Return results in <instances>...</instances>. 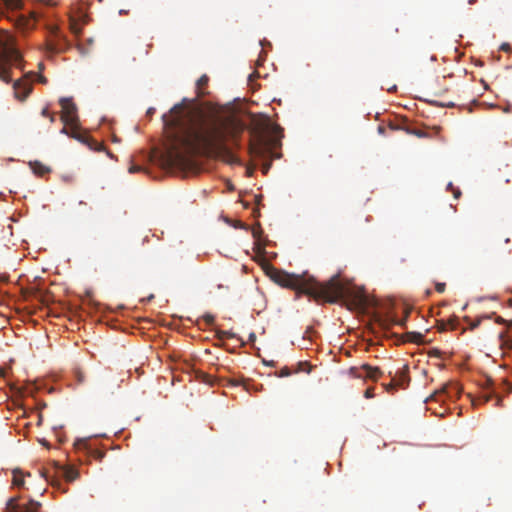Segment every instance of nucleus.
Wrapping results in <instances>:
<instances>
[{
	"instance_id": "9d476101",
	"label": "nucleus",
	"mask_w": 512,
	"mask_h": 512,
	"mask_svg": "<svg viewBox=\"0 0 512 512\" xmlns=\"http://www.w3.org/2000/svg\"><path fill=\"white\" fill-rule=\"evenodd\" d=\"M458 393H459V389H458L457 385L449 384V385L444 386L441 390L434 392L426 400V402H428L429 400L443 401L444 396H446L448 398H452V397L456 396Z\"/></svg>"
},
{
	"instance_id": "4c0bfd02",
	"label": "nucleus",
	"mask_w": 512,
	"mask_h": 512,
	"mask_svg": "<svg viewBox=\"0 0 512 512\" xmlns=\"http://www.w3.org/2000/svg\"><path fill=\"white\" fill-rule=\"evenodd\" d=\"M269 169H270V163L264 165L263 166V173H267Z\"/></svg>"
},
{
	"instance_id": "4be33fe9",
	"label": "nucleus",
	"mask_w": 512,
	"mask_h": 512,
	"mask_svg": "<svg viewBox=\"0 0 512 512\" xmlns=\"http://www.w3.org/2000/svg\"><path fill=\"white\" fill-rule=\"evenodd\" d=\"M209 78L207 75H202L197 81V88L201 89L208 84Z\"/></svg>"
},
{
	"instance_id": "f03ea898",
	"label": "nucleus",
	"mask_w": 512,
	"mask_h": 512,
	"mask_svg": "<svg viewBox=\"0 0 512 512\" xmlns=\"http://www.w3.org/2000/svg\"><path fill=\"white\" fill-rule=\"evenodd\" d=\"M271 279L278 285L312 296L316 300L329 303L343 301L350 309H365L369 303L364 290L344 282L340 276L334 275L326 282H319L314 277L296 275L274 269Z\"/></svg>"
},
{
	"instance_id": "bb28decb",
	"label": "nucleus",
	"mask_w": 512,
	"mask_h": 512,
	"mask_svg": "<svg viewBox=\"0 0 512 512\" xmlns=\"http://www.w3.org/2000/svg\"><path fill=\"white\" fill-rule=\"evenodd\" d=\"M86 444V440H77L74 446L76 447V449H84L86 448Z\"/></svg>"
},
{
	"instance_id": "37998d69",
	"label": "nucleus",
	"mask_w": 512,
	"mask_h": 512,
	"mask_svg": "<svg viewBox=\"0 0 512 512\" xmlns=\"http://www.w3.org/2000/svg\"><path fill=\"white\" fill-rule=\"evenodd\" d=\"M79 204H80V205H86V202H84V201H80V202H79Z\"/></svg>"
},
{
	"instance_id": "4468645a",
	"label": "nucleus",
	"mask_w": 512,
	"mask_h": 512,
	"mask_svg": "<svg viewBox=\"0 0 512 512\" xmlns=\"http://www.w3.org/2000/svg\"><path fill=\"white\" fill-rule=\"evenodd\" d=\"M30 167L33 170V172L38 176H44L45 174L50 172V168L39 161L31 162Z\"/></svg>"
},
{
	"instance_id": "dca6fc26",
	"label": "nucleus",
	"mask_w": 512,
	"mask_h": 512,
	"mask_svg": "<svg viewBox=\"0 0 512 512\" xmlns=\"http://www.w3.org/2000/svg\"><path fill=\"white\" fill-rule=\"evenodd\" d=\"M458 327V320L457 318H451L448 320V322H442L440 326V330L444 331L447 329L456 330Z\"/></svg>"
},
{
	"instance_id": "412c9836",
	"label": "nucleus",
	"mask_w": 512,
	"mask_h": 512,
	"mask_svg": "<svg viewBox=\"0 0 512 512\" xmlns=\"http://www.w3.org/2000/svg\"><path fill=\"white\" fill-rule=\"evenodd\" d=\"M360 370H362L361 367L360 368H358V367H351L349 369L348 373H349L350 376H352L354 378H362L363 376L360 373Z\"/></svg>"
},
{
	"instance_id": "79ce46f5",
	"label": "nucleus",
	"mask_w": 512,
	"mask_h": 512,
	"mask_svg": "<svg viewBox=\"0 0 512 512\" xmlns=\"http://www.w3.org/2000/svg\"><path fill=\"white\" fill-rule=\"evenodd\" d=\"M78 381L83 382V376L81 374L78 375Z\"/></svg>"
},
{
	"instance_id": "2eb2a0df",
	"label": "nucleus",
	"mask_w": 512,
	"mask_h": 512,
	"mask_svg": "<svg viewBox=\"0 0 512 512\" xmlns=\"http://www.w3.org/2000/svg\"><path fill=\"white\" fill-rule=\"evenodd\" d=\"M0 4L4 5L10 11H16L22 8V0H0Z\"/></svg>"
},
{
	"instance_id": "6ab92c4d",
	"label": "nucleus",
	"mask_w": 512,
	"mask_h": 512,
	"mask_svg": "<svg viewBox=\"0 0 512 512\" xmlns=\"http://www.w3.org/2000/svg\"><path fill=\"white\" fill-rule=\"evenodd\" d=\"M78 476V473L76 470L74 469H71V468H68L66 471H65V477L68 481H73L77 478Z\"/></svg>"
},
{
	"instance_id": "e433bc0d",
	"label": "nucleus",
	"mask_w": 512,
	"mask_h": 512,
	"mask_svg": "<svg viewBox=\"0 0 512 512\" xmlns=\"http://www.w3.org/2000/svg\"><path fill=\"white\" fill-rule=\"evenodd\" d=\"M38 80H39V82H41V83H43V84L47 83V79H46L44 76H41V75H40V76L38 77Z\"/></svg>"
},
{
	"instance_id": "c756f323",
	"label": "nucleus",
	"mask_w": 512,
	"mask_h": 512,
	"mask_svg": "<svg viewBox=\"0 0 512 512\" xmlns=\"http://www.w3.org/2000/svg\"><path fill=\"white\" fill-rule=\"evenodd\" d=\"M481 323V319H476L475 321L471 322L470 323V329L473 330L475 328H477Z\"/></svg>"
},
{
	"instance_id": "20e7f679",
	"label": "nucleus",
	"mask_w": 512,
	"mask_h": 512,
	"mask_svg": "<svg viewBox=\"0 0 512 512\" xmlns=\"http://www.w3.org/2000/svg\"><path fill=\"white\" fill-rule=\"evenodd\" d=\"M20 60L19 51L14 46L13 37L4 31L0 32V79L4 83L12 80L10 67Z\"/></svg>"
},
{
	"instance_id": "72a5a7b5",
	"label": "nucleus",
	"mask_w": 512,
	"mask_h": 512,
	"mask_svg": "<svg viewBox=\"0 0 512 512\" xmlns=\"http://www.w3.org/2000/svg\"><path fill=\"white\" fill-rule=\"evenodd\" d=\"M140 170V167L139 166H136V165H132L130 168H129V172L130 173H134V172H137Z\"/></svg>"
},
{
	"instance_id": "f3484780",
	"label": "nucleus",
	"mask_w": 512,
	"mask_h": 512,
	"mask_svg": "<svg viewBox=\"0 0 512 512\" xmlns=\"http://www.w3.org/2000/svg\"><path fill=\"white\" fill-rule=\"evenodd\" d=\"M382 387L387 393L390 394H394L395 391L399 388L394 379H391L389 383H382Z\"/></svg>"
},
{
	"instance_id": "9b49d317",
	"label": "nucleus",
	"mask_w": 512,
	"mask_h": 512,
	"mask_svg": "<svg viewBox=\"0 0 512 512\" xmlns=\"http://www.w3.org/2000/svg\"><path fill=\"white\" fill-rule=\"evenodd\" d=\"M408 373L409 367L408 365H404L402 369L398 370L395 375L392 376V379H394L400 389H406L408 387L410 382Z\"/></svg>"
},
{
	"instance_id": "a19ab883",
	"label": "nucleus",
	"mask_w": 512,
	"mask_h": 512,
	"mask_svg": "<svg viewBox=\"0 0 512 512\" xmlns=\"http://www.w3.org/2000/svg\"><path fill=\"white\" fill-rule=\"evenodd\" d=\"M454 188H455V187L453 186V184H452V183H449V184L447 185V189H449V190H451V191H452Z\"/></svg>"
},
{
	"instance_id": "5701e85b",
	"label": "nucleus",
	"mask_w": 512,
	"mask_h": 512,
	"mask_svg": "<svg viewBox=\"0 0 512 512\" xmlns=\"http://www.w3.org/2000/svg\"><path fill=\"white\" fill-rule=\"evenodd\" d=\"M13 484L17 487L23 486L24 484L23 477L19 476L16 471H14Z\"/></svg>"
},
{
	"instance_id": "a878e982",
	"label": "nucleus",
	"mask_w": 512,
	"mask_h": 512,
	"mask_svg": "<svg viewBox=\"0 0 512 512\" xmlns=\"http://www.w3.org/2000/svg\"><path fill=\"white\" fill-rule=\"evenodd\" d=\"M412 134L416 135L419 138L427 137V133L423 130L414 129L411 131Z\"/></svg>"
},
{
	"instance_id": "7ed1b4c3",
	"label": "nucleus",
	"mask_w": 512,
	"mask_h": 512,
	"mask_svg": "<svg viewBox=\"0 0 512 512\" xmlns=\"http://www.w3.org/2000/svg\"><path fill=\"white\" fill-rule=\"evenodd\" d=\"M59 104L61 106V121L65 125H70L71 129L68 131L66 127H63L61 133L67 134L72 138L77 139L81 143L88 146V148L95 152L104 151L105 147L102 143L96 141L92 137H90L86 133L80 132L76 127H74L77 123V107L71 98H61L59 100Z\"/></svg>"
},
{
	"instance_id": "aec40b11",
	"label": "nucleus",
	"mask_w": 512,
	"mask_h": 512,
	"mask_svg": "<svg viewBox=\"0 0 512 512\" xmlns=\"http://www.w3.org/2000/svg\"><path fill=\"white\" fill-rule=\"evenodd\" d=\"M407 337H408V340L409 341H412V342H420L422 340V334L420 333H414V332H411V333H408L407 334Z\"/></svg>"
},
{
	"instance_id": "58836bf2",
	"label": "nucleus",
	"mask_w": 512,
	"mask_h": 512,
	"mask_svg": "<svg viewBox=\"0 0 512 512\" xmlns=\"http://www.w3.org/2000/svg\"><path fill=\"white\" fill-rule=\"evenodd\" d=\"M49 120L51 123H53L55 121V114L54 113H51L49 116H48Z\"/></svg>"
},
{
	"instance_id": "39448f33",
	"label": "nucleus",
	"mask_w": 512,
	"mask_h": 512,
	"mask_svg": "<svg viewBox=\"0 0 512 512\" xmlns=\"http://www.w3.org/2000/svg\"><path fill=\"white\" fill-rule=\"evenodd\" d=\"M275 140L267 136L263 131H255L249 144V152L252 157L266 158L272 155Z\"/></svg>"
},
{
	"instance_id": "2f4dec72",
	"label": "nucleus",
	"mask_w": 512,
	"mask_h": 512,
	"mask_svg": "<svg viewBox=\"0 0 512 512\" xmlns=\"http://www.w3.org/2000/svg\"><path fill=\"white\" fill-rule=\"evenodd\" d=\"M50 114H51V113L49 112L48 107L43 108V109H42V111H41V115H42L43 117H48Z\"/></svg>"
},
{
	"instance_id": "6e6552de",
	"label": "nucleus",
	"mask_w": 512,
	"mask_h": 512,
	"mask_svg": "<svg viewBox=\"0 0 512 512\" xmlns=\"http://www.w3.org/2000/svg\"><path fill=\"white\" fill-rule=\"evenodd\" d=\"M13 90L16 99L20 101H25L32 92V83L29 79V75H26L23 78L16 80L13 83Z\"/></svg>"
},
{
	"instance_id": "f8f14e48",
	"label": "nucleus",
	"mask_w": 512,
	"mask_h": 512,
	"mask_svg": "<svg viewBox=\"0 0 512 512\" xmlns=\"http://www.w3.org/2000/svg\"><path fill=\"white\" fill-rule=\"evenodd\" d=\"M407 319V315L404 319H397L394 316H386V317H380L378 319V322L380 326L384 329H389L392 325H399V326H405Z\"/></svg>"
},
{
	"instance_id": "cd10ccee",
	"label": "nucleus",
	"mask_w": 512,
	"mask_h": 512,
	"mask_svg": "<svg viewBox=\"0 0 512 512\" xmlns=\"http://www.w3.org/2000/svg\"><path fill=\"white\" fill-rule=\"evenodd\" d=\"M290 374H291V371H290V369H289L288 367H284V368H282V369L280 370V372H279V376H280V377H287V376H289Z\"/></svg>"
},
{
	"instance_id": "7c9ffc66",
	"label": "nucleus",
	"mask_w": 512,
	"mask_h": 512,
	"mask_svg": "<svg viewBox=\"0 0 512 512\" xmlns=\"http://www.w3.org/2000/svg\"><path fill=\"white\" fill-rule=\"evenodd\" d=\"M452 193H453L455 199H458L461 196V191L459 188H454L452 190Z\"/></svg>"
},
{
	"instance_id": "c85d7f7f",
	"label": "nucleus",
	"mask_w": 512,
	"mask_h": 512,
	"mask_svg": "<svg viewBox=\"0 0 512 512\" xmlns=\"http://www.w3.org/2000/svg\"><path fill=\"white\" fill-rule=\"evenodd\" d=\"M445 288H446V285L445 283H437L435 285V290L438 292V293H443L445 291Z\"/></svg>"
},
{
	"instance_id": "1a4fd4ad",
	"label": "nucleus",
	"mask_w": 512,
	"mask_h": 512,
	"mask_svg": "<svg viewBox=\"0 0 512 512\" xmlns=\"http://www.w3.org/2000/svg\"><path fill=\"white\" fill-rule=\"evenodd\" d=\"M42 15L36 11H31L29 15L21 14L17 17L16 23L23 30L34 28L36 22Z\"/></svg>"
},
{
	"instance_id": "b1692460",
	"label": "nucleus",
	"mask_w": 512,
	"mask_h": 512,
	"mask_svg": "<svg viewBox=\"0 0 512 512\" xmlns=\"http://www.w3.org/2000/svg\"><path fill=\"white\" fill-rule=\"evenodd\" d=\"M203 320L207 325H212L215 321V317L212 314H205L203 315Z\"/></svg>"
},
{
	"instance_id": "f704fd0d",
	"label": "nucleus",
	"mask_w": 512,
	"mask_h": 512,
	"mask_svg": "<svg viewBox=\"0 0 512 512\" xmlns=\"http://www.w3.org/2000/svg\"><path fill=\"white\" fill-rule=\"evenodd\" d=\"M439 106H442V107H453L454 106V103L453 102H448V103H437Z\"/></svg>"
},
{
	"instance_id": "a211bd4d",
	"label": "nucleus",
	"mask_w": 512,
	"mask_h": 512,
	"mask_svg": "<svg viewBox=\"0 0 512 512\" xmlns=\"http://www.w3.org/2000/svg\"><path fill=\"white\" fill-rule=\"evenodd\" d=\"M216 336H217L218 339L223 340V339H226V338H233V337H235V334L233 332H230V331L219 330V331L216 332Z\"/></svg>"
},
{
	"instance_id": "393cba45",
	"label": "nucleus",
	"mask_w": 512,
	"mask_h": 512,
	"mask_svg": "<svg viewBox=\"0 0 512 512\" xmlns=\"http://www.w3.org/2000/svg\"><path fill=\"white\" fill-rule=\"evenodd\" d=\"M375 396L374 394V387H369L364 392V397L367 399H371Z\"/></svg>"
},
{
	"instance_id": "f257e3e1",
	"label": "nucleus",
	"mask_w": 512,
	"mask_h": 512,
	"mask_svg": "<svg viewBox=\"0 0 512 512\" xmlns=\"http://www.w3.org/2000/svg\"><path fill=\"white\" fill-rule=\"evenodd\" d=\"M162 119L165 158L172 166H185L199 154H229L244 130L236 118L208 113L188 98L175 104Z\"/></svg>"
},
{
	"instance_id": "ea45409f",
	"label": "nucleus",
	"mask_w": 512,
	"mask_h": 512,
	"mask_svg": "<svg viewBox=\"0 0 512 512\" xmlns=\"http://www.w3.org/2000/svg\"><path fill=\"white\" fill-rule=\"evenodd\" d=\"M255 339H256V335H255L254 333H251V334L249 335V340H250L251 342H253V341H255Z\"/></svg>"
},
{
	"instance_id": "0eeeda50",
	"label": "nucleus",
	"mask_w": 512,
	"mask_h": 512,
	"mask_svg": "<svg viewBox=\"0 0 512 512\" xmlns=\"http://www.w3.org/2000/svg\"><path fill=\"white\" fill-rule=\"evenodd\" d=\"M18 497H12L7 501L6 509L8 512H39L41 504L37 501L30 499L25 504L18 502Z\"/></svg>"
},
{
	"instance_id": "423d86ee",
	"label": "nucleus",
	"mask_w": 512,
	"mask_h": 512,
	"mask_svg": "<svg viewBox=\"0 0 512 512\" xmlns=\"http://www.w3.org/2000/svg\"><path fill=\"white\" fill-rule=\"evenodd\" d=\"M48 36L46 39L45 51L49 56L63 53L68 47L69 43L66 37L60 32L57 25L51 24L47 26Z\"/></svg>"
},
{
	"instance_id": "c9c22d12",
	"label": "nucleus",
	"mask_w": 512,
	"mask_h": 512,
	"mask_svg": "<svg viewBox=\"0 0 512 512\" xmlns=\"http://www.w3.org/2000/svg\"><path fill=\"white\" fill-rule=\"evenodd\" d=\"M501 50H503V51H508V50H510V46H509V44H507V43L502 44V45H501Z\"/></svg>"
},
{
	"instance_id": "ddd939ff",
	"label": "nucleus",
	"mask_w": 512,
	"mask_h": 512,
	"mask_svg": "<svg viewBox=\"0 0 512 512\" xmlns=\"http://www.w3.org/2000/svg\"><path fill=\"white\" fill-rule=\"evenodd\" d=\"M361 369L365 371L366 378H369L373 381H377L379 377L382 375V371L378 367L370 366L369 364H363Z\"/></svg>"
},
{
	"instance_id": "473e14b6",
	"label": "nucleus",
	"mask_w": 512,
	"mask_h": 512,
	"mask_svg": "<svg viewBox=\"0 0 512 512\" xmlns=\"http://www.w3.org/2000/svg\"><path fill=\"white\" fill-rule=\"evenodd\" d=\"M257 77H258V73H257V72H253V73H251V74L249 75V77H248V81H249V82H252V81H254V79H255V78H257Z\"/></svg>"
}]
</instances>
